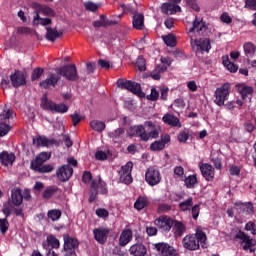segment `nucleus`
Returning <instances> with one entry per match:
<instances>
[{
	"label": "nucleus",
	"mask_w": 256,
	"mask_h": 256,
	"mask_svg": "<svg viewBox=\"0 0 256 256\" xmlns=\"http://www.w3.org/2000/svg\"><path fill=\"white\" fill-rule=\"evenodd\" d=\"M243 50L247 59H253L255 57L256 45L253 42H246L243 45Z\"/></svg>",
	"instance_id": "473e14b6"
},
{
	"label": "nucleus",
	"mask_w": 256,
	"mask_h": 256,
	"mask_svg": "<svg viewBox=\"0 0 256 256\" xmlns=\"http://www.w3.org/2000/svg\"><path fill=\"white\" fill-rule=\"evenodd\" d=\"M182 245L188 251H198L199 247L207 249V234L201 228H197L195 234H188L183 238Z\"/></svg>",
	"instance_id": "f257e3e1"
},
{
	"label": "nucleus",
	"mask_w": 256,
	"mask_h": 256,
	"mask_svg": "<svg viewBox=\"0 0 256 256\" xmlns=\"http://www.w3.org/2000/svg\"><path fill=\"white\" fill-rule=\"evenodd\" d=\"M34 9H35V15H39L41 13L46 17H55V11H53V9H51V7L49 6L35 3Z\"/></svg>",
	"instance_id": "393cba45"
},
{
	"label": "nucleus",
	"mask_w": 256,
	"mask_h": 256,
	"mask_svg": "<svg viewBox=\"0 0 256 256\" xmlns=\"http://www.w3.org/2000/svg\"><path fill=\"white\" fill-rule=\"evenodd\" d=\"M107 195L109 190H107V183L99 178L97 181H93L91 185V194L89 197V202L93 203L97 199V195Z\"/></svg>",
	"instance_id": "423d86ee"
},
{
	"label": "nucleus",
	"mask_w": 256,
	"mask_h": 256,
	"mask_svg": "<svg viewBox=\"0 0 256 256\" xmlns=\"http://www.w3.org/2000/svg\"><path fill=\"white\" fill-rule=\"evenodd\" d=\"M56 175L60 181H69L73 175V167L69 164L63 165L57 170Z\"/></svg>",
	"instance_id": "4468645a"
},
{
	"label": "nucleus",
	"mask_w": 256,
	"mask_h": 256,
	"mask_svg": "<svg viewBox=\"0 0 256 256\" xmlns=\"http://www.w3.org/2000/svg\"><path fill=\"white\" fill-rule=\"evenodd\" d=\"M186 231H187V225H185V223L177 219L172 220V233L174 237H176V239L179 237H183V234Z\"/></svg>",
	"instance_id": "f3484780"
},
{
	"label": "nucleus",
	"mask_w": 256,
	"mask_h": 256,
	"mask_svg": "<svg viewBox=\"0 0 256 256\" xmlns=\"http://www.w3.org/2000/svg\"><path fill=\"white\" fill-rule=\"evenodd\" d=\"M154 225L160 233H169L173 227V218L168 215L159 216L154 220Z\"/></svg>",
	"instance_id": "0eeeda50"
},
{
	"label": "nucleus",
	"mask_w": 256,
	"mask_h": 256,
	"mask_svg": "<svg viewBox=\"0 0 256 256\" xmlns=\"http://www.w3.org/2000/svg\"><path fill=\"white\" fill-rule=\"evenodd\" d=\"M230 237L233 241H241L244 251H249L250 253H255V240L249 237L245 232H243L239 227H235L230 232Z\"/></svg>",
	"instance_id": "7ed1b4c3"
},
{
	"label": "nucleus",
	"mask_w": 256,
	"mask_h": 256,
	"mask_svg": "<svg viewBox=\"0 0 256 256\" xmlns=\"http://www.w3.org/2000/svg\"><path fill=\"white\" fill-rule=\"evenodd\" d=\"M11 200L13 205H16V207H19V205L23 203V194L21 193V189L14 188L12 190Z\"/></svg>",
	"instance_id": "72a5a7b5"
},
{
	"label": "nucleus",
	"mask_w": 256,
	"mask_h": 256,
	"mask_svg": "<svg viewBox=\"0 0 256 256\" xmlns=\"http://www.w3.org/2000/svg\"><path fill=\"white\" fill-rule=\"evenodd\" d=\"M238 92L240 93L242 99H247V97H252L254 89L251 86H247L245 84H238L237 86Z\"/></svg>",
	"instance_id": "7c9ffc66"
},
{
	"label": "nucleus",
	"mask_w": 256,
	"mask_h": 256,
	"mask_svg": "<svg viewBox=\"0 0 256 256\" xmlns=\"http://www.w3.org/2000/svg\"><path fill=\"white\" fill-rule=\"evenodd\" d=\"M155 249L161 256H177V250L165 242L156 243Z\"/></svg>",
	"instance_id": "9b49d317"
},
{
	"label": "nucleus",
	"mask_w": 256,
	"mask_h": 256,
	"mask_svg": "<svg viewBox=\"0 0 256 256\" xmlns=\"http://www.w3.org/2000/svg\"><path fill=\"white\" fill-rule=\"evenodd\" d=\"M145 126L150 129L148 133L145 131L143 125H139L130 127V135H132V137H140L142 141H149V139H157L159 137V133H161L159 126H156L151 121L145 122Z\"/></svg>",
	"instance_id": "f03ea898"
},
{
	"label": "nucleus",
	"mask_w": 256,
	"mask_h": 256,
	"mask_svg": "<svg viewBox=\"0 0 256 256\" xmlns=\"http://www.w3.org/2000/svg\"><path fill=\"white\" fill-rule=\"evenodd\" d=\"M15 162V154L9 153L7 151H3L0 153V163L4 165V167H9V165H13Z\"/></svg>",
	"instance_id": "bb28decb"
},
{
	"label": "nucleus",
	"mask_w": 256,
	"mask_h": 256,
	"mask_svg": "<svg viewBox=\"0 0 256 256\" xmlns=\"http://www.w3.org/2000/svg\"><path fill=\"white\" fill-rule=\"evenodd\" d=\"M79 247V241L68 234L64 235V251H73Z\"/></svg>",
	"instance_id": "a878e982"
},
{
	"label": "nucleus",
	"mask_w": 256,
	"mask_h": 256,
	"mask_svg": "<svg viewBox=\"0 0 256 256\" xmlns=\"http://www.w3.org/2000/svg\"><path fill=\"white\" fill-rule=\"evenodd\" d=\"M13 115V110H3V112L0 114V121L2 123H5L8 119H11V116Z\"/></svg>",
	"instance_id": "8fccbe9b"
},
{
	"label": "nucleus",
	"mask_w": 256,
	"mask_h": 256,
	"mask_svg": "<svg viewBox=\"0 0 256 256\" xmlns=\"http://www.w3.org/2000/svg\"><path fill=\"white\" fill-rule=\"evenodd\" d=\"M60 79L61 76L59 75V73H51L48 75L47 79L40 82V87H42L43 89H51V87H55V85L59 83Z\"/></svg>",
	"instance_id": "dca6fc26"
},
{
	"label": "nucleus",
	"mask_w": 256,
	"mask_h": 256,
	"mask_svg": "<svg viewBox=\"0 0 256 256\" xmlns=\"http://www.w3.org/2000/svg\"><path fill=\"white\" fill-rule=\"evenodd\" d=\"M189 207H193V198L191 197L179 204L180 211H189Z\"/></svg>",
	"instance_id": "de8ad7c7"
},
{
	"label": "nucleus",
	"mask_w": 256,
	"mask_h": 256,
	"mask_svg": "<svg viewBox=\"0 0 256 256\" xmlns=\"http://www.w3.org/2000/svg\"><path fill=\"white\" fill-rule=\"evenodd\" d=\"M200 211H201V208H200L199 204H196V205H194V206L192 207L191 213H192L193 219L196 220V219L199 218V213H200Z\"/></svg>",
	"instance_id": "0e129e2a"
},
{
	"label": "nucleus",
	"mask_w": 256,
	"mask_h": 256,
	"mask_svg": "<svg viewBox=\"0 0 256 256\" xmlns=\"http://www.w3.org/2000/svg\"><path fill=\"white\" fill-rule=\"evenodd\" d=\"M11 131V126L5 122H0V137H5Z\"/></svg>",
	"instance_id": "09e8293b"
},
{
	"label": "nucleus",
	"mask_w": 256,
	"mask_h": 256,
	"mask_svg": "<svg viewBox=\"0 0 256 256\" xmlns=\"http://www.w3.org/2000/svg\"><path fill=\"white\" fill-rule=\"evenodd\" d=\"M33 25H42L43 27L47 25H51V19L49 18H41L39 14H35L33 19Z\"/></svg>",
	"instance_id": "4c0bfd02"
},
{
	"label": "nucleus",
	"mask_w": 256,
	"mask_h": 256,
	"mask_svg": "<svg viewBox=\"0 0 256 256\" xmlns=\"http://www.w3.org/2000/svg\"><path fill=\"white\" fill-rule=\"evenodd\" d=\"M90 126L94 131H103L105 129V123L99 120H94L90 122Z\"/></svg>",
	"instance_id": "c03bdc74"
},
{
	"label": "nucleus",
	"mask_w": 256,
	"mask_h": 256,
	"mask_svg": "<svg viewBox=\"0 0 256 256\" xmlns=\"http://www.w3.org/2000/svg\"><path fill=\"white\" fill-rule=\"evenodd\" d=\"M48 219H51V221H59V219H61V211L57 209L48 211Z\"/></svg>",
	"instance_id": "49530a36"
},
{
	"label": "nucleus",
	"mask_w": 256,
	"mask_h": 256,
	"mask_svg": "<svg viewBox=\"0 0 256 256\" xmlns=\"http://www.w3.org/2000/svg\"><path fill=\"white\" fill-rule=\"evenodd\" d=\"M184 183L187 187V189H193L195 185H197V176L196 175H190L185 178Z\"/></svg>",
	"instance_id": "ea45409f"
},
{
	"label": "nucleus",
	"mask_w": 256,
	"mask_h": 256,
	"mask_svg": "<svg viewBox=\"0 0 256 256\" xmlns=\"http://www.w3.org/2000/svg\"><path fill=\"white\" fill-rule=\"evenodd\" d=\"M245 7L251 11H256V0H245Z\"/></svg>",
	"instance_id": "774afa93"
},
{
	"label": "nucleus",
	"mask_w": 256,
	"mask_h": 256,
	"mask_svg": "<svg viewBox=\"0 0 256 256\" xmlns=\"http://www.w3.org/2000/svg\"><path fill=\"white\" fill-rule=\"evenodd\" d=\"M171 142V136L169 134L162 135L160 140L154 141L150 145L151 151H163L165 149V144Z\"/></svg>",
	"instance_id": "aec40b11"
},
{
	"label": "nucleus",
	"mask_w": 256,
	"mask_h": 256,
	"mask_svg": "<svg viewBox=\"0 0 256 256\" xmlns=\"http://www.w3.org/2000/svg\"><path fill=\"white\" fill-rule=\"evenodd\" d=\"M119 242L121 247H125V245L129 244V229H125L121 233Z\"/></svg>",
	"instance_id": "37998d69"
},
{
	"label": "nucleus",
	"mask_w": 256,
	"mask_h": 256,
	"mask_svg": "<svg viewBox=\"0 0 256 256\" xmlns=\"http://www.w3.org/2000/svg\"><path fill=\"white\" fill-rule=\"evenodd\" d=\"M9 229V221H7V218H0V233L5 235Z\"/></svg>",
	"instance_id": "3c124183"
},
{
	"label": "nucleus",
	"mask_w": 256,
	"mask_h": 256,
	"mask_svg": "<svg viewBox=\"0 0 256 256\" xmlns=\"http://www.w3.org/2000/svg\"><path fill=\"white\" fill-rule=\"evenodd\" d=\"M95 157L97 159V161H105L107 159V157H109V151H102V150H98L95 153Z\"/></svg>",
	"instance_id": "603ef678"
},
{
	"label": "nucleus",
	"mask_w": 256,
	"mask_h": 256,
	"mask_svg": "<svg viewBox=\"0 0 256 256\" xmlns=\"http://www.w3.org/2000/svg\"><path fill=\"white\" fill-rule=\"evenodd\" d=\"M84 7L86 11H97V9H99V5L95 4L92 1L85 2Z\"/></svg>",
	"instance_id": "13d9d810"
},
{
	"label": "nucleus",
	"mask_w": 256,
	"mask_h": 256,
	"mask_svg": "<svg viewBox=\"0 0 256 256\" xmlns=\"http://www.w3.org/2000/svg\"><path fill=\"white\" fill-rule=\"evenodd\" d=\"M53 143H55L54 140L45 136H37L33 138V145H36V147H49L50 145H53Z\"/></svg>",
	"instance_id": "c85d7f7f"
},
{
	"label": "nucleus",
	"mask_w": 256,
	"mask_h": 256,
	"mask_svg": "<svg viewBox=\"0 0 256 256\" xmlns=\"http://www.w3.org/2000/svg\"><path fill=\"white\" fill-rule=\"evenodd\" d=\"M145 181L150 187L159 185L161 183V172L153 167L148 168L145 173Z\"/></svg>",
	"instance_id": "1a4fd4ad"
},
{
	"label": "nucleus",
	"mask_w": 256,
	"mask_h": 256,
	"mask_svg": "<svg viewBox=\"0 0 256 256\" xmlns=\"http://www.w3.org/2000/svg\"><path fill=\"white\" fill-rule=\"evenodd\" d=\"M163 123L165 125H168L169 127H177L178 129H181V120L175 114L173 113H166L162 117Z\"/></svg>",
	"instance_id": "6ab92c4d"
},
{
	"label": "nucleus",
	"mask_w": 256,
	"mask_h": 256,
	"mask_svg": "<svg viewBox=\"0 0 256 256\" xmlns=\"http://www.w3.org/2000/svg\"><path fill=\"white\" fill-rule=\"evenodd\" d=\"M129 91L139 97L140 99H145V92L141 89V84L133 81H129Z\"/></svg>",
	"instance_id": "cd10ccee"
},
{
	"label": "nucleus",
	"mask_w": 256,
	"mask_h": 256,
	"mask_svg": "<svg viewBox=\"0 0 256 256\" xmlns=\"http://www.w3.org/2000/svg\"><path fill=\"white\" fill-rule=\"evenodd\" d=\"M245 231H250L252 235H256V225L254 222H247L245 225Z\"/></svg>",
	"instance_id": "680f3d73"
},
{
	"label": "nucleus",
	"mask_w": 256,
	"mask_h": 256,
	"mask_svg": "<svg viewBox=\"0 0 256 256\" xmlns=\"http://www.w3.org/2000/svg\"><path fill=\"white\" fill-rule=\"evenodd\" d=\"M231 93V84L224 83L222 86L216 89L214 94V103L218 105V107H223L225 105V101L229 99V94Z\"/></svg>",
	"instance_id": "39448f33"
},
{
	"label": "nucleus",
	"mask_w": 256,
	"mask_h": 256,
	"mask_svg": "<svg viewBox=\"0 0 256 256\" xmlns=\"http://www.w3.org/2000/svg\"><path fill=\"white\" fill-rule=\"evenodd\" d=\"M135 69H138V71H147V61L143 56H138L136 59V63H133Z\"/></svg>",
	"instance_id": "e433bc0d"
},
{
	"label": "nucleus",
	"mask_w": 256,
	"mask_h": 256,
	"mask_svg": "<svg viewBox=\"0 0 256 256\" xmlns=\"http://www.w3.org/2000/svg\"><path fill=\"white\" fill-rule=\"evenodd\" d=\"M118 173L120 175V183H124V185H129V162H127L126 165L122 166Z\"/></svg>",
	"instance_id": "2f4dec72"
},
{
	"label": "nucleus",
	"mask_w": 256,
	"mask_h": 256,
	"mask_svg": "<svg viewBox=\"0 0 256 256\" xmlns=\"http://www.w3.org/2000/svg\"><path fill=\"white\" fill-rule=\"evenodd\" d=\"M162 39L167 47H175L177 45V37L173 34L163 36Z\"/></svg>",
	"instance_id": "58836bf2"
},
{
	"label": "nucleus",
	"mask_w": 256,
	"mask_h": 256,
	"mask_svg": "<svg viewBox=\"0 0 256 256\" xmlns=\"http://www.w3.org/2000/svg\"><path fill=\"white\" fill-rule=\"evenodd\" d=\"M244 129L247 133H253L255 131V124L253 122L247 121L244 123Z\"/></svg>",
	"instance_id": "69168bd1"
},
{
	"label": "nucleus",
	"mask_w": 256,
	"mask_h": 256,
	"mask_svg": "<svg viewBox=\"0 0 256 256\" xmlns=\"http://www.w3.org/2000/svg\"><path fill=\"white\" fill-rule=\"evenodd\" d=\"M93 235L97 243H100V245H105V243H107V237H109V228H96L93 230Z\"/></svg>",
	"instance_id": "ddd939ff"
},
{
	"label": "nucleus",
	"mask_w": 256,
	"mask_h": 256,
	"mask_svg": "<svg viewBox=\"0 0 256 256\" xmlns=\"http://www.w3.org/2000/svg\"><path fill=\"white\" fill-rule=\"evenodd\" d=\"M195 44L197 45V47H199L201 51H205L206 53H209V51H211V40H209L208 38L196 40Z\"/></svg>",
	"instance_id": "c9c22d12"
},
{
	"label": "nucleus",
	"mask_w": 256,
	"mask_h": 256,
	"mask_svg": "<svg viewBox=\"0 0 256 256\" xmlns=\"http://www.w3.org/2000/svg\"><path fill=\"white\" fill-rule=\"evenodd\" d=\"M168 211H171V205L169 204L158 205V213H168Z\"/></svg>",
	"instance_id": "338daca9"
},
{
	"label": "nucleus",
	"mask_w": 256,
	"mask_h": 256,
	"mask_svg": "<svg viewBox=\"0 0 256 256\" xmlns=\"http://www.w3.org/2000/svg\"><path fill=\"white\" fill-rule=\"evenodd\" d=\"M130 13H133V18H132L133 29H137V31H143V28L145 27V16L131 9H130Z\"/></svg>",
	"instance_id": "a211bd4d"
},
{
	"label": "nucleus",
	"mask_w": 256,
	"mask_h": 256,
	"mask_svg": "<svg viewBox=\"0 0 256 256\" xmlns=\"http://www.w3.org/2000/svg\"><path fill=\"white\" fill-rule=\"evenodd\" d=\"M161 11L164 15H175V13H181V7L177 4L166 2L161 5Z\"/></svg>",
	"instance_id": "5701e85b"
},
{
	"label": "nucleus",
	"mask_w": 256,
	"mask_h": 256,
	"mask_svg": "<svg viewBox=\"0 0 256 256\" xmlns=\"http://www.w3.org/2000/svg\"><path fill=\"white\" fill-rule=\"evenodd\" d=\"M56 191H57V189H55V188H47L43 192V199H51V197H53V195L55 194Z\"/></svg>",
	"instance_id": "052dcab7"
},
{
	"label": "nucleus",
	"mask_w": 256,
	"mask_h": 256,
	"mask_svg": "<svg viewBox=\"0 0 256 256\" xmlns=\"http://www.w3.org/2000/svg\"><path fill=\"white\" fill-rule=\"evenodd\" d=\"M130 255L133 256H145L147 255V247L143 244H134L129 249Z\"/></svg>",
	"instance_id": "c756f323"
},
{
	"label": "nucleus",
	"mask_w": 256,
	"mask_h": 256,
	"mask_svg": "<svg viewBox=\"0 0 256 256\" xmlns=\"http://www.w3.org/2000/svg\"><path fill=\"white\" fill-rule=\"evenodd\" d=\"M167 71V66L164 64L157 65L155 69L150 73V77L154 79V81H159L161 79V74Z\"/></svg>",
	"instance_id": "f704fd0d"
},
{
	"label": "nucleus",
	"mask_w": 256,
	"mask_h": 256,
	"mask_svg": "<svg viewBox=\"0 0 256 256\" xmlns=\"http://www.w3.org/2000/svg\"><path fill=\"white\" fill-rule=\"evenodd\" d=\"M186 3L190 9H193V11H196L197 13L201 11V7L197 4V0H186Z\"/></svg>",
	"instance_id": "6e6d98bb"
},
{
	"label": "nucleus",
	"mask_w": 256,
	"mask_h": 256,
	"mask_svg": "<svg viewBox=\"0 0 256 256\" xmlns=\"http://www.w3.org/2000/svg\"><path fill=\"white\" fill-rule=\"evenodd\" d=\"M44 70L42 68H36L32 73V81H37L43 75Z\"/></svg>",
	"instance_id": "e2e57ef3"
},
{
	"label": "nucleus",
	"mask_w": 256,
	"mask_h": 256,
	"mask_svg": "<svg viewBox=\"0 0 256 256\" xmlns=\"http://www.w3.org/2000/svg\"><path fill=\"white\" fill-rule=\"evenodd\" d=\"M41 107L42 109H45L46 111H51V113H67L69 111V106L60 103L57 104L49 99H47V96H44L42 98V102H41Z\"/></svg>",
	"instance_id": "20e7f679"
},
{
	"label": "nucleus",
	"mask_w": 256,
	"mask_h": 256,
	"mask_svg": "<svg viewBox=\"0 0 256 256\" xmlns=\"http://www.w3.org/2000/svg\"><path fill=\"white\" fill-rule=\"evenodd\" d=\"M96 215L97 217H100L101 219H105L109 217V211L105 208H99L96 210Z\"/></svg>",
	"instance_id": "bf43d9fd"
},
{
	"label": "nucleus",
	"mask_w": 256,
	"mask_h": 256,
	"mask_svg": "<svg viewBox=\"0 0 256 256\" xmlns=\"http://www.w3.org/2000/svg\"><path fill=\"white\" fill-rule=\"evenodd\" d=\"M117 87L122 90L129 91V80L127 79H119L117 81Z\"/></svg>",
	"instance_id": "864d4df0"
},
{
	"label": "nucleus",
	"mask_w": 256,
	"mask_h": 256,
	"mask_svg": "<svg viewBox=\"0 0 256 256\" xmlns=\"http://www.w3.org/2000/svg\"><path fill=\"white\" fill-rule=\"evenodd\" d=\"M42 247L43 249H46V251L59 249L60 247L59 239H57L53 235H48L46 238V241L42 242Z\"/></svg>",
	"instance_id": "4be33fe9"
},
{
	"label": "nucleus",
	"mask_w": 256,
	"mask_h": 256,
	"mask_svg": "<svg viewBox=\"0 0 256 256\" xmlns=\"http://www.w3.org/2000/svg\"><path fill=\"white\" fill-rule=\"evenodd\" d=\"M177 139L179 143H187V141L189 140V132L187 131L179 132Z\"/></svg>",
	"instance_id": "5fc2aeb1"
},
{
	"label": "nucleus",
	"mask_w": 256,
	"mask_h": 256,
	"mask_svg": "<svg viewBox=\"0 0 256 256\" xmlns=\"http://www.w3.org/2000/svg\"><path fill=\"white\" fill-rule=\"evenodd\" d=\"M200 171L204 179L207 181H213V179H215V170H213V166L211 164L204 163L200 165Z\"/></svg>",
	"instance_id": "412c9836"
},
{
	"label": "nucleus",
	"mask_w": 256,
	"mask_h": 256,
	"mask_svg": "<svg viewBox=\"0 0 256 256\" xmlns=\"http://www.w3.org/2000/svg\"><path fill=\"white\" fill-rule=\"evenodd\" d=\"M27 74L19 70L15 71L14 74L10 75V81L13 87L18 88L23 85H27Z\"/></svg>",
	"instance_id": "f8f14e48"
},
{
	"label": "nucleus",
	"mask_w": 256,
	"mask_h": 256,
	"mask_svg": "<svg viewBox=\"0 0 256 256\" xmlns=\"http://www.w3.org/2000/svg\"><path fill=\"white\" fill-rule=\"evenodd\" d=\"M198 33V35H202V37H207V32L209 31V27H207V23L201 20H197V16H195V20L193 21L192 27L189 29V33Z\"/></svg>",
	"instance_id": "9d476101"
},
{
	"label": "nucleus",
	"mask_w": 256,
	"mask_h": 256,
	"mask_svg": "<svg viewBox=\"0 0 256 256\" xmlns=\"http://www.w3.org/2000/svg\"><path fill=\"white\" fill-rule=\"evenodd\" d=\"M234 209L241 215V213H244V215H253L254 207L253 203H243L241 201H237L234 204Z\"/></svg>",
	"instance_id": "2eb2a0df"
},
{
	"label": "nucleus",
	"mask_w": 256,
	"mask_h": 256,
	"mask_svg": "<svg viewBox=\"0 0 256 256\" xmlns=\"http://www.w3.org/2000/svg\"><path fill=\"white\" fill-rule=\"evenodd\" d=\"M51 159V154L49 152H41L35 160L31 162V169H39L43 163Z\"/></svg>",
	"instance_id": "b1692460"
},
{
	"label": "nucleus",
	"mask_w": 256,
	"mask_h": 256,
	"mask_svg": "<svg viewBox=\"0 0 256 256\" xmlns=\"http://www.w3.org/2000/svg\"><path fill=\"white\" fill-rule=\"evenodd\" d=\"M46 29H47L46 39H48V41H54L55 39L59 38V32H57V29L50 28V27Z\"/></svg>",
	"instance_id": "a19ab883"
},
{
	"label": "nucleus",
	"mask_w": 256,
	"mask_h": 256,
	"mask_svg": "<svg viewBox=\"0 0 256 256\" xmlns=\"http://www.w3.org/2000/svg\"><path fill=\"white\" fill-rule=\"evenodd\" d=\"M149 203L147 202L146 198H138L136 202L134 203V207L137 209V211H143L145 207H147Z\"/></svg>",
	"instance_id": "79ce46f5"
},
{
	"label": "nucleus",
	"mask_w": 256,
	"mask_h": 256,
	"mask_svg": "<svg viewBox=\"0 0 256 256\" xmlns=\"http://www.w3.org/2000/svg\"><path fill=\"white\" fill-rule=\"evenodd\" d=\"M146 99H148V101H157V99H159V91H157L155 88H152L151 93L146 96Z\"/></svg>",
	"instance_id": "4d7b16f0"
},
{
	"label": "nucleus",
	"mask_w": 256,
	"mask_h": 256,
	"mask_svg": "<svg viewBox=\"0 0 256 256\" xmlns=\"http://www.w3.org/2000/svg\"><path fill=\"white\" fill-rule=\"evenodd\" d=\"M56 71L60 77H65L67 81H77V79H79V75H77V68L73 64L58 68Z\"/></svg>",
	"instance_id": "6e6552de"
},
{
	"label": "nucleus",
	"mask_w": 256,
	"mask_h": 256,
	"mask_svg": "<svg viewBox=\"0 0 256 256\" xmlns=\"http://www.w3.org/2000/svg\"><path fill=\"white\" fill-rule=\"evenodd\" d=\"M33 171H37L38 173H51L53 171V166L50 164H40L38 168H32Z\"/></svg>",
	"instance_id": "a18cd8bd"
}]
</instances>
